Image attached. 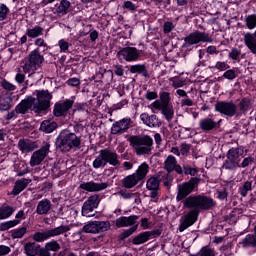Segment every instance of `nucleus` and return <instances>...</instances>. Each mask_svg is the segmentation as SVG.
I'll list each match as a JSON object with an SVG mask.
<instances>
[{
    "instance_id": "nucleus-25",
    "label": "nucleus",
    "mask_w": 256,
    "mask_h": 256,
    "mask_svg": "<svg viewBox=\"0 0 256 256\" xmlns=\"http://www.w3.org/2000/svg\"><path fill=\"white\" fill-rule=\"evenodd\" d=\"M31 178H22L20 180H17L14 183V187L11 191V195H14L15 197H17V195H19L22 191H25V189H27V185H29V183H31Z\"/></svg>"
},
{
    "instance_id": "nucleus-3",
    "label": "nucleus",
    "mask_w": 256,
    "mask_h": 256,
    "mask_svg": "<svg viewBox=\"0 0 256 256\" xmlns=\"http://www.w3.org/2000/svg\"><path fill=\"white\" fill-rule=\"evenodd\" d=\"M201 43H213V38L211 34L207 32L196 30L184 37L182 49H184L186 54H189L191 51H194V49H197L199 47L198 45Z\"/></svg>"
},
{
    "instance_id": "nucleus-28",
    "label": "nucleus",
    "mask_w": 256,
    "mask_h": 256,
    "mask_svg": "<svg viewBox=\"0 0 256 256\" xmlns=\"http://www.w3.org/2000/svg\"><path fill=\"white\" fill-rule=\"evenodd\" d=\"M12 101L10 93H0V111H9Z\"/></svg>"
},
{
    "instance_id": "nucleus-29",
    "label": "nucleus",
    "mask_w": 256,
    "mask_h": 256,
    "mask_svg": "<svg viewBox=\"0 0 256 256\" xmlns=\"http://www.w3.org/2000/svg\"><path fill=\"white\" fill-rule=\"evenodd\" d=\"M139 183L141 182L137 179V176L133 173L124 177V179L122 180V187H124V189H133V187H136V185H139Z\"/></svg>"
},
{
    "instance_id": "nucleus-26",
    "label": "nucleus",
    "mask_w": 256,
    "mask_h": 256,
    "mask_svg": "<svg viewBox=\"0 0 256 256\" xmlns=\"http://www.w3.org/2000/svg\"><path fill=\"white\" fill-rule=\"evenodd\" d=\"M61 250V244L55 239L50 240L47 242L44 247V256H51V253H58Z\"/></svg>"
},
{
    "instance_id": "nucleus-60",
    "label": "nucleus",
    "mask_w": 256,
    "mask_h": 256,
    "mask_svg": "<svg viewBox=\"0 0 256 256\" xmlns=\"http://www.w3.org/2000/svg\"><path fill=\"white\" fill-rule=\"evenodd\" d=\"M1 87L5 89V91H15L17 89L15 85L5 79L1 81Z\"/></svg>"
},
{
    "instance_id": "nucleus-15",
    "label": "nucleus",
    "mask_w": 256,
    "mask_h": 256,
    "mask_svg": "<svg viewBox=\"0 0 256 256\" xmlns=\"http://www.w3.org/2000/svg\"><path fill=\"white\" fill-rule=\"evenodd\" d=\"M131 123H133V120L129 117L114 122L111 127V135H123V133H127L131 129Z\"/></svg>"
},
{
    "instance_id": "nucleus-20",
    "label": "nucleus",
    "mask_w": 256,
    "mask_h": 256,
    "mask_svg": "<svg viewBox=\"0 0 256 256\" xmlns=\"http://www.w3.org/2000/svg\"><path fill=\"white\" fill-rule=\"evenodd\" d=\"M184 209H191L190 213L199 215L200 213V204H199V195L189 196L183 201Z\"/></svg>"
},
{
    "instance_id": "nucleus-45",
    "label": "nucleus",
    "mask_w": 256,
    "mask_h": 256,
    "mask_svg": "<svg viewBox=\"0 0 256 256\" xmlns=\"http://www.w3.org/2000/svg\"><path fill=\"white\" fill-rule=\"evenodd\" d=\"M44 160V156H42V154H39V152L35 151L30 158V166L37 167V165H41Z\"/></svg>"
},
{
    "instance_id": "nucleus-18",
    "label": "nucleus",
    "mask_w": 256,
    "mask_h": 256,
    "mask_svg": "<svg viewBox=\"0 0 256 256\" xmlns=\"http://www.w3.org/2000/svg\"><path fill=\"white\" fill-rule=\"evenodd\" d=\"M24 254L26 256H45L41 244L28 241L24 244Z\"/></svg>"
},
{
    "instance_id": "nucleus-58",
    "label": "nucleus",
    "mask_w": 256,
    "mask_h": 256,
    "mask_svg": "<svg viewBox=\"0 0 256 256\" xmlns=\"http://www.w3.org/2000/svg\"><path fill=\"white\" fill-rule=\"evenodd\" d=\"M15 81H16V83H18V85H23L22 90L27 89L28 83L25 82V74L17 73L15 75Z\"/></svg>"
},
{
    "instance_id": "nucleus-37",
    "label": "nucleus",
    "mask_w": 256,
    "mask_h": 256,
    "mask_svg": "<svg viewBox=\"0 0 256 256\" xmlns=\"http://www.w3.org/2000/svg\"><path fill=\"white\" fill-rule=\"evenodd\" d=\"M252 103L248 97H244L238 103V113H241V116L245 113H248L251 109Z\"/></svg>"
},
{
    "instance_id": "nucleus-16",
    "label": "nucleus",
    "mask_w": 256,
    "mask_h": 256,
    "mask_svg": "<svg viewBox=\"0 0 256 256\" xmlns=\"http://www.w3.org/2000/svg\"><path fill=\"white\" fill-rule=\"evenodd\" d=\"M197 219H199V214H195V212H188L184 216L180 218V225H179V231L180 233H183L186 229H189V227H192V225H195L197 223Z\"/></svg>"
},
{
    "instance_id": "nucleus-43",
    "label": "nucleus",
    "mask_w": 256,
    "mask_h": 256,
    "mask_svg": "<svg viewBox=\"0 0 256 256\" xmlns=\"http://www.w3.org/2000/svg\"><path fill=\"white\" fill-rule=\"evenodd\" d=\"M12 239H23L27 234V227L16 228L10 231Z\"/></svg>"
},
{
    "instance_id": "nucleus-50",
    "label": "nucleus",
    "mask_w": 256,
    "mask_h": 256,
    "mask_svg": "<svg viewBox=\"0 0 256 256\" xmlns=\"http://www.w3.org/2000/svg\"><path fill=\"white\" fill-rule=\"evenodd\" d=\"M108 75L111 76V79H113V73L114 75H117V77H123L125 75V69H123L122 65H114V72L112 70L107 71Z\"/></svg>"
},
{
    "instance_id": "nucleus-47",
    "label": "nucleus",
    "mask_w": 256,
    "mask_h": 256,
    "mask_svg": "<svg viewBox=\"0 0 256 256\" xmlns=\"http://www.w3.org/2000/svg\"><path fill=\"white\" fill-rule=\"evenodd\" d=\"M162 115H164L166 121H172L173 117H175V111L173 107L166 105L161 110Z\"/></svg>"
},
{
    "instance_id": "nucleus-30",
    "label": "nucleus",
    "mask_w": 256,
    "mask_h": 256,
    "mask_svg": "<svg viewBox=\"0 0 256 256\" xmlns=\"http://www.w3.org/2000/svg\"><path fill=\"white\" fill-rule=\"evenodd\" d=\"M130 73L138 75H142V77H145L146 79H149V70H147V66L145 64H135L131 65L129 69Z\"/></svg>"
},
{
    "instance_id": "nucleus-52",
    "label": "nucleus",
    "mask_w": 256,
    "mask_h": 256,
    "mask_svg": "<svg viewBox=\"0 0 256 256\" xmlns=\"http://www.w3.org/2000/svg\"><path fill=\"white\" fill-rule=\"evenodd\" d=\"M222 77L224 79H228V81H233V79H237V68H232L225 71Z\"/></svg>"
},
{
    "instance_id": "nucleus-64",
    "label": "nucleus",
    "mask_w": 256,
    "mask_h": 256,
    "mask_svg": "<svg viewBox=\"0 0 256 256\" xmlns=\"http://www.w3.org/2000/svg\"><path fill=\"white\" fill-rule=\"evenodd\" d=\"M175 29V25L171 21H166L163 25V31L165 34L171 33Z\"/></svg>"
},
{
    "instance_id": "nucleus-14",
    "label": "nucleus",
    "mask_w": 256,
    "mask_h": 256,
    "mask_svg": "<svg viewBox=\"0 0 256 256\" xmlns=\"http://www.w3.org/2000/svg\"><path fill=\"white\" fill-rule=\"evenodd\" d=\"M156 237H161L160 229L141 232L132 239V245H143V243H147V241H151V239H156Z\"/></svg>"
},
{
    "instance_id": "nucleus-24",
    "label": "nucleus",
    "mask_w": 256,
    "mask_h": 256,
    "mask_svg": "<svg viewBox=\"0 0 256 256\" xmlns=\"http://www.w3.org/2000/svg\"><path fill=\"white\" fill-rule=\"evenodd\" d=\"M70 8L71 2L69 0H61L60 3L55 4L54 13H56L58 17H65V15L69 13Z\"/></svg>"
},
{
    "instance_id": "nucleus-31",
    "label": "nucleus",
    "mask_w": 256,
    "mask_h": 256,
    "mask_svg": "<svg viewBox=\"0 0 256 256\" xmlns=\"http://www.w3.org/2000/svg\"><path fill=\"white\" fill-rule=\"evenodd\" d=\"M149 173V164L147 162L142 163L138 166L137 170L134 172V175L139 180V182L145 181L147 174Z\"/></svg>"
},
{
    "instance_id": "nucleus-57",
    "label": "nucleus",
    "mask_w": 256,
    "mask_h": 256,
    "mask_svg": "<svg viewBox=\"0 0 256 256\" xmlns=\"http://www.w3.org/2000/svg\"><path fill=\"white\" fill-rule=\"evenodd\" d=\"M159 95L162 105L167 106L171 103V94L169 92L162 91Z\"/></svg>"
},
{
    "instance_id": "nucleus-36",
    "label": "nucleus",
    "mask_w": 256,
    "mask_h": 256,
    "mask_svg": "<svg viewBox=\"0 0 256 256\" xmlns=\"http://www.w3.org/2000/svg\"><path fill=\"white\" fill-rule=\"evenodd\" d=\"M18 147L20 151H25L26 153H31L37 149V142H27L25 140H19Z\"/></svg>"
},
{
    "instance_id": "nucleus-4",
    "label": "nucleus",
    "mask_w": 256,
    "mask_h": 256,
    "mask_svg": "<svg viewBox=\"0 0 256 256\" xmlns=\"http://www.w3.org/2000/svg\"><path fill=\"white\" fill-rule=\"evenodd\" d=\"M128 142L138 156L151 155L153 151V138L149 135H132L128 138Z\"/></svg>"
},
{
    "instance_id": "nucleus-56",
    "label": "nucleus",
    "mask_w": 256,
    "mask_h": 256,
    "mask_svg": "<svg viewBox=\"0 0 256 256\" xmlns=\"http://www.w3.org/2000/svg\"><path fill=\"white\" fill-rule=\"evenodd\" d=\"M9 13L10 10L9 7H7V4L0 3V21H5Z\"/></svg>"
},
{
    "instance_id": "nucleus-13",
    "label": "nucleus",
    "mask_w": 256,
    "mask_h": 256,
    "mask_svg": "<svg viewBox=\"0 0 256 256\" xmlns=\"http://www.w3.org/2000/svg\"><path fill=\"white\" fill-rule=\"evenodd\" d=\"M75 100L66 99L64 101H58L54 104L53 115L54 117H67L70 109H73Z\"/></svg>"
},
{
    "instance_id": "nucleus-23",
    "label": "nucleus",
    "mask_w": 256,
    "mask_h": 256,
    "mask_svg": "<svg viewBox=\"0 0 256 256\" xmlns=\"http://www.w3.org/2000/svg\"><path fill=\"white\" fill-rule=\"evenodd\" d=\"M199 204H200V212L201 211H210L217 205V202L206 195H199Z\"/></svg>"
},
{
    "instance_id": "nucleus-46",
    "label": "nucleus",
    "mask_w": 256,
    "mask_h": 256,
    "mask_svg": "<svg viewBox=\"0 0 256 256\" xmlns=\"http://www.w3.org/2000/svg\"><path fill=\"white\" fill-rule=\"evenodd\" d=\"M95 207L91 204H88L87 202H84L82 205L81 213L83 217H95V214H93V211H95Z\"/></svg>"
},
{
    "instance_id": "nucleus-6",
    "label": "nucleus",
    "mask_w": 256,
    "mask_h": 256,
    "mask_svg": "<svg viewBox=\"0 0 256 256\" xmlns=\"http://www.w3.org/2000/svg\"><path fill=\"white\" fill-rule=\"evenodd\" d=\"M71 227L69 225H60L56 228H52L45 231H37L31 235L32 242L34 243H44V241H49L52 237H58V235H63L69 233Z\"/></svg>"
},
{
    "instance_id": "nucleus-12",
    "label": "nucleus",
    "mask_w": 256,
    "mask_h": 256,
    "mask_svg": "<svg viewBox=\"0 0 256 256\" xmlns=\"http://www.w3.org/2000/svg\"><path fill=\"white\" fill-rule=\"evenodd\" d=\"M117 56L119 59H123L127 63H133L141 59V50L137 49V47L126 46L120 48Z\"/></svg>"
},
{
    "instance_id": "nucleus-40",
    "label": "nucleus",
    "mask_w": 256,
    "mask_h": 256,
    "mask_svg": "<svg viewBox=\"0 0 256 256\" xmlns=\"http://www.w3.org/2000/svg\"><path fill=\"white\" fill-rule=\"evenodd\" d=\"M15 213V209L12 206H4L0 208V221H3L5 219H9L11 215Z\"/></svg>"
},
{
    "instance_id": "nucleus-49",
    "label": "nucleus",
    "mask_w": 256,
    "mask_h": 256,
    "mask_svg": "<svg viewBox=\"0 0 256 256\" xmlns=\"http://www.w3.org/2000/svg\"><path fill=\"white\" fill-rule=\"evenodd\" d=\"M245 25L250 31L256 29V14H250L245 18Z\"/></svg>"
},
{
    "instance_id": "nucleus-38",
    "label": "nucleus",
    "mask_w": 256,
    "mask_h": 256,
    "mask_svg": "<svg viewBox=\"0 0 256 256\" xmlns=\"http://www.w3.org/2000/svg\"><path fill=\"white\" fill-rule=\"evenodd\" d=\"M199 62L198 65L199 67H207V65H209V61H211V54H208L206 50L204 49H200L199 50Z\"/></svg>"
},
{
    "instance_id": "nucleus-7",
    "label": "nucleus",
    "mask_w": 256,
    "mask_h": 256,
    "mask_svg": "<svg viewBox=\"0 0 256 256\" xmlns=\"http://www.w3.org/2000/svg\"><path fill=\"white\" fill-rule=\"evenodd\" d=\"M199 183H201V178L191 177L189 181L179 184L177 186L176 201H185L199 187Z\"/></svg>"
},
{
    "instance_id": "nucleus-51",
    "label": "nucleus",
    "mask_w": 256,
    "mask_h": 256,
    "mask_svg": "<svg viewBox=\"0 0 256 256\" xmlns=\"http://www.w3.org/2000/svg\"><path fill=\"white\" fill-rule=\"evenodd\" d=\"M229 59L232 61H241V49L232 48L228 54Z\"/></svg>"
},
{
    "instance_id": "nucleus-41",
    "label": "nucleus",
    "mask_w": 256,
    "mask_h": 256,
    "mask_svg": "<svg viewBox=\"0 0 256 256\" xmlns=\"http://www.w3.org/2000/svg\"><path fill=\"white\" fill-rule=\"evenodd\" d=\"M26 35L31 39H37V37H41V35H43V27L35 26L32 29H27Z\"/></svg>"
},
{
    "instance_id": "nucleus-54",
    "label": "nucleus",
    "mask_w": 256,
    "mask_h": 256,
    "mask_svg": "<svg viewBox=\"0 0 256 256\" xmlns=\"http://www.w3.org/2000/svg\"><path fill=\"white\" fill-rule=\"evenodd\" d=\"M85 202L97 209L100 203L99 194L91 195Z\"/></svg>"
},
{
    "instance_id": "nucleus-39",
    "label": "nucleus",
    "mask_w": 256,
    "mask_h": 256,
    "mask_svg": "<svg viewBox=\"0 0 256 256\" xmlns=\"http://www.w3.org/2000/svg\"><path fill=\"white\" fill-rule=\"evenodd\" d=\"M176 163H177V158H175V156L169 155L166 158V160L164 161V169L167 171V173H173Z\"/></svg>"
},
{
    "instance_id": "nucleus-8",
    "label": "nucleus",
    "mask_w": 256,
    "mask_h": 256,
    "mask_svg": "<svg viewBox=\"0 0 256 256\" xmlns=\"http://www.w3.org/2000/svg\"><path fill=\"white\" fill-rule=\"evenodd\" d=\"M214 109L220 115H225V117H235L236 119L241 117V112H239L237 104L233 101H218L215 103Z\"/></svg>"
},
{
    "instance_id": "nucleus-21",
    "label": "nucleus",
    "mask_w": 256,
    "mask_h": 256,
    "mask_svg": "<svg viewBox=\"0 0 256 256\" xmlns=\"http://www.w3.org/2000/svg\"><path fill=\"white\" fill-rule=\"evenodd\" d=\"M137 219L139 216L137 215H130V216H121L115 220V227L117 229H123V227H135V223H137Z\"/></svg>"
},
{
    "instance_id": "nucleus-5",
    "label": "nucleus",
    "mask_w": 256,
    "mask_h": 256,
    "mask_svg": "<svg viewBox=\"0 0 256 256\" xmlns=\"http://www.w3.org/2000/svg\"><path fill=\"white\" fill-rule=\"evenodd\" d=\"M107 163L112 165V167L121 165V161H119V154L108 148H104L99 151V155L92 162V167L94 169H101V167H105Z\"/></svg>"
},
{
    "instance_id": "nucleus-63",
    "label": "nucleus",
    "mask_w": 256,
    "mask_h": 256,
    "mask_svg": "<svg viewBox=\"0 0 256 256\" xmlns=\"http://www.w3.org/2000/svg\"><path fill=\"white\" fill-rule=\"evenodd\" d=\"M58 47H60V51L62 53H65L69 50V42H67L65 39H61L58 41Z\"/></svg>"
},
{
    "instance_id": "nucleus-62",
    "label": "nucleus",
    "mask_w": 256,
    "mask_h": 256,
    "mask_svg": "<svg viewBox=\"0 0 256 256\" xmlns=\"http://www.w3.org/2000/svg\"><path fill=\"white\" fill-rule=\"evenodd\" d=\"M66 85H68L69 87H79V85H81V80L79 78H69L66 81Z\"/></svg>"
},
{
    "instance_id": "nucleus-32",
    "label": "nucleus",
    "mask_w": 256,
    "mask_h": 256,
    "mask_svg": "<svg viewBox=\"0 0 256 256\" xmlns=\"http://www.w3.org/2000/svg\"><path fill=\"white\" fill-rule=\"evenodd\" d=\"M137 229H139V225L136 224L128 229L122 230V232L117 237V241L119 243H124V241L129 239L131 235H133L134 233H137Z\"/></svg>"
},
{
    "instance_id": "nucleus-53",
    "label": "nucleus",
    "mask_w": 256,
    "mask_h": 256,
    "mask_svg": "<svg viewBox=\"0 0 256 256\" xmlns=\"http://www.w3.org/2000/svg\"><path fill=\"white\" fill-rule=\"evenodd\" d=\"M199 256H215V248H211L209 246H203L199 253Z\"/></svg>"
},
{
    "instance_id": "nucleus-59",
    "label": "nucleus",
    "mask_w": 256,
    "mask_h": 256,
    "mask_svg": "<svg viewBox=\"0 0 256 256\" xmlns=\"http://www.w3.org/2000/svg\"><path fill=\"white\" fill-rule=\"evenodd\" d=\"M255 163V158L248 156L246 158L243 159V161L241 162V164H239L238 167H241L242 169H245L246 167H249V165H253Z\"/></svg>"
},
{
    "instance_id": "nucleus-35",
    "label": "nucleus",
    "mask_w": 256,
    "mask_h": 256,
    "mask_svg": "<svg viewBox=\"0 0 256 256\" xmlns=\"http://www.w3.org/2000/svg\"><path fill=\"white\" fill-rule=\"evenodd\" d=\"M161 173L158 172L156 175L151 176L146 182V189H159L161 185Z\"/></svg>"
},
{
    "instance_id": "nucleus-27",
    "label": "nucleus",
    "mask_w": 256,
    "mask_h": 256,
    "mask_svg": "<svg viewBox=\"0 0 256 256\" xmlns=\"http://www.w3.org/2000/svg\"><path fill=\"white\" fill-rule=\"evenodd\" d=\"M238 245L242 249H255L256 250V238L253 237V234H247Z\"/></svg>"
},
{
    "instance_id": "nucleus-33",
    "label": "nucleus",
    "mask_w": 256,
    "mask_h": 256,
    "mask_svg": "<svg viewBox=\"0 0 256 256\" xmlns=\"http://www.w3.org/2000/svg\"><path fill=\"white\" fill-rule=\"evenodd\" d=\"M58 127L59 125L57 124V122L51 120H44L40 124V131H42V133L49 134L53 133V131H55V129H57Z\"/></svg>"
},
{
    "instance_id": "nucleus-22",
    "label": "nucleus",
    "mask_w": 256,
    "mask_h": 256,
    "mask_svg": "<svg viewBox=\"0 0 256 256\" xmlns=\"http://www.w3.org/2000/svg\"><path fill=\"white\" fill-rule=\"evenodd\" d=\"M140 120L142 121L143 125H146L151 129L161 127L162 125L161 120L159 117H157V115H149L147 112H144L140 115Z\"/></svg>"
},
{
    "instance_id": "nucleus-1",
    "label": "nucleus",
    "mask_w": 256,
    "mask_h": 256,
    "mask_svg": "<svg viewBox=\"0 0 256 256\" xmlns=\"http://www.w3.org/2000/svg\"><path fill=\"white\" fill-rule=\"evenodd\" d=\"M36 98L27 96L16 105V111L20 115H27L28 111H33L38 117L47 115V111L51 108V99L53 94L49 90H35Z\"/></svg>"
},
{
    "instance_id": "nucleus-48",
    "label": "nucleus",
    "mask_w": 256,
    "mask_h": 256,
    "mask_svg": "<svg viewBox=\"0 0 256 256\" xmlns=\"http://www.w3.org/2000/svg\"><path fill=\"white\" fill-rule=\"evenodd\" d=\"M184 175H190L191 177H197L199 169L197 167H191L189 164H183Z\"/></svg>"
},
{
    "instance_id": "nucleus-11",
    "label": "nucleus",
    "mask_w": 256,
    "mask_h": 256,
    "mask_svg": "<svg viewBox=\"0 0 256 256\" xmlns=\"http://www.w3.org/2000/svg\"><path fill=\"white\" fill-rule=\"evenodd\" d=\"M240 155H243V151L241 152V149L238 147L230 148L226 154V160L223 163V169H226V171H235V169H238Z\"/></svg>"
},
{
    "instance_id": "nucleus-2",
    "label": "nucleus",
    "mask_w": 256,
    "mask_h": 256,
    "mask_svg": "<svg viewBox=\"0 0 256 256\" xmlns=\"http://www.w3.org/2000/svg\"><path fill=\"white\" fill-rule=\"evenodd\" d=\"M81 136H77L75 132L69 129L62 130L55 140V147L61 153H69V151H78L81 149Z\"/></svg>"
},
{
    "instance_id": "nucleus-42",
    "label": "nucleus",
    "mask_w": 256,
    "mask_h": 256,
    "mask_svg": "<svg viewBox=\"0 0 256 256\" xmlns=\"http://www.w3.org/2000/svg\"><path fill=\"white\" fill-rule=\"evenodd\" d=\"M253 190V182L252 181H246L244 184L239 187L238 193L241 195V197H247L249 191Z\"/></svg>"
},
{
    "instance_id": "nucleus-44",
    "label": "nucleus",
    "mask_w": 256,
    "mask_h": 256,
    "mask_svg": "<svg viewBox=\"0 0 256 256\" xmlns=\"http://www.w3.org/2000/svg\"><path fill=\"white\" fill-rule=\"evenodd\" d=\"M21 224V220H9L6 222L0 223V231H9V229H13V227H17V225Z\"/></svg>"
},
{
    "instance_id": "nucleus-61",
    "label": "nucleus",
    "mask_w": 256,
    "mask_h": 256,
    "mask_svg": "<svg viewBox=\"0 0 256 256\" xmlns=\"http://www.w3.org/2000/svg\"><path fill=\"white\" fill-rule=\"evenodd\" d=\"M51 148V144L45 143L39 150L36 152L39 153L42 157H47L49 155V149Z\"/></svg>"
},
{
    "instance_id": "nucleus-19",
    "label": "nucleus",
    "mask_w": 256,
    "mask_h": 256,
    "mask_svg": "<svg viewBox=\"0 0 256 256\" xmlns=\"http://www.w3.org/2000/svg\"><path fill=\"white\" fill-rule=\"evenodd\" d=\"M107 187H109V183L107 182L96 183V182L90 181V182H84L80 184V189H83L84 191H88V193L105 191Z\"/></svg>"
},
{
    "instance_id": "nucleus-17",
    "label": "nucleus",
    "mask_w": 256,
    "mask_h": 256,
    "mask_svg": "<svg viewBox=\"0 0 256 256\" xmlns=\"http://www.w3.org/2000/svg\"><path fill=\"white\" fill-rule=\"evenodd\" d=\"M222 121V119L215 121L213 118H203L199 122V127L204 131V133H209V131H217V129L221 128Z\"/></svg>"
},
{
    "instance_id": "nucleus-9",
    "label": "nucleus",
    "mask_w": 256,
    "mask_h": 256,
    "mask_svg": "<svg viewBox=\"0 0 256 256\" xmlns=\"http://www.w3.org/2000/svg\"><path fill=\"white\" fill-rule=\"evenodd\" d=\"M111 229V222L106 221H88L82 228L83 233H91L92 235H97L99 233H105Z\"/></svg>"
},
{
    "instance_id": "nucleus-55",
    "label": "nucleus",
    "mask_w": 256,
    "mask_h": 256,
    "mask_svg": "<svg viewBox=\"0 0 256 256\" xmlns=\"http://www.w3.org/2000/svg\"><path fill=\"white\" fill-rule=\"evenodd\" d=\"M137 7V4L129 0L124 1L122 5V9H125L126 11H131V13H135V11H137Z\"/></svg>"
},
{
    "instance_id": "nucleus-34",
    "label": "nucleus",
    "mask_w": 256,
    "mask_h": 256,
    "mask_svg": "<svg viewBox=\"0 0 256 256\" xmlns=\"http://www.w3.org/2000/svg\"><path fill=\"white\" fill-rule=\"evenodd\" d=\"M51 211V200L49 199H42L36 208V213L38 215H47Z\"/></svg>"
},
{
    "instance_id": "nucleus-10",
    "label": "nucleus",
    "mask_w": 256,
    "mask_h": 256,
    "mask_svg": "<svg viewBox=\"0 0 256 256\" xmlns=\"http://www.w3.org/2000/svg\"><path fill=\"white\" fill-rule=\"evenodd\" d=\"M43 61H45V57L41 55L40 49H34L32 52H30L28 61L25 62L23 66L24 72L31 73L32 71L33 73H35V71H37V68L43 63Z\"/></svg>"
}]
</instances>
